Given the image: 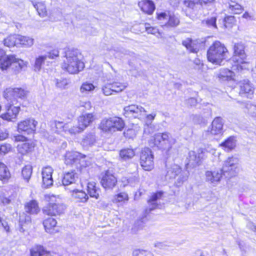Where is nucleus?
I'll return each instance as SVG.
<instances>
[{
    "mask_svg": "<svg viewBox=\"0 0 256 256\" xmlns=\"http://www.w3.org/2000/svg\"><path fill=\"white\" fill-rule=\"evenodd\" d=\"M43 201L46 206L42 208L44 216H50L44 220L42 224L46 232L50 234L58 232V226L56 220L52 218L60 216L64 213L66 206L62 202L58 195L52 194H44Z\"/></svg>",
    "mask_w": 256,
    "mask_h": 256,
    "instance_id": "obj_1",
    "label": "nucleus"
},
{
    "mask_svg": "<svg viewBox=\"0 0 256 256\" xmlns=\"http://www.w3.org/2000/svg\"><path fill=\"white\" fill-rule=\"evenodd\" d=\"M81 54L77 49L68 48L60 66L62 69L70 74H77L84 68V64L80 58Z\"/></svg>",
    "mask_w": 256,
    "mask_h": 256,
    "instance_id": "obj_2",
    "label": "nucleus"
},
{
    "mask_svg": "<svg viewBox=\"0 0 256 256\" xmlns=\"http://www.w3.org/2000/svg\"><path fill=\"white\" fill-rule=\"evenodd\" d=\"M228 54L229 52L226 46L219 40H215L207 50L206 58L208 62L220 65Z\"/></svg>",
    "mask_w": 256,
    "mask_h": 256,
    "instance_id": "obj_3",
    "label": "nucleus"
},
{
    "mask_svg": "<svg viewBox=\"0 0 256 256\" xmlns=\"http://www.w3.org/2000/svg\"><path fill=\"white\" fill-rule=\"evenodd\" d=\"M12 68V72L17 74L26 67V62L23 60L18 58L14 54H6V51L0 48V69L6 71Z\"/></svg>",
    "mask_w": 256,
    "mask_h": 256,
    "instance_id": "obj_4",
    "label": "nucleus"
},
{
    "mask_svg": "<svg viewBox=\"0 0 256 256\" xmlns=\"http://www.w3.org/2000/svg\"><path fill=\"white\" fill-rule=\"evenodd\" d=\"M246 46L242 42H237L234 44L232 47V69L238 72L247 69L246 66L248 64L247 60V55L246 52Z\"/></svg>",
    "mask_w": 256,
    "mask_h": 256,
    "instance_id": "obj_5",
    "label": "nucleus"
},
{
    "mask_svg": "<svg viewBox=\"0 0 256 256\" xmlns=\"http://www.w3.org/2000/svg\"><path fill=\"white\" fill-rule=\"evenodd\" d=\"M126 127L124 120L121 117L113 116L105 118L100 122L98 128L104 133L122 131Z\"/></svg>",
    "mask_w": 256,
    "mask_h": 256,
    "instance_id": "obj_6",
    "label": "nucleus"
},
{
    "mask_svg": "<svg viewBox=\"0 0 256 256\" xmlns=\"http://www.w3.org/2000/svg\"><path fill=\"white\" fill-rule=\"evenodd\" d=\"M97 120L96 115L94 112L81 114L77 118V124L70 128L69 133L72 134L81 133Z\"/></svg>",
    "mask_w": 256,
    "mask_h": 256,
    "instance_id": "obj_7",
    "label": "nucleus"
},
{
    "mask_svg": "<svg viewBox=\"0 0 256 256\" xmlns=\"http://www.w3.org/2000/svg\"><path fill=\"white\" fill-rule=\"evenodd\" d=\"M14 142H22L16 146L18 156L21 160H23L24 156H29L34 151L36 146L34 142L22 134L14 136Z\"/></svg>",
    "mask_w": 256,
    "mask_h": 256,
    "instance_id": "obj_8",
    "label": "nucleus"
},
{
    "mask_svg": "<svg viewBox=\"0 0 256 256\" xmlns=\"http://www.w3.org/2000/svg\"><path fill=\"white\" fill-rule=\"evenodd\" d=\"M139 162L142 169L150 172L154 168V155L150 148L144 147L140 153Z\"/></svg>",
    "mask_w": 256,
    "mask_h": 256,
    "instance_id": "obj_9",
    "label": "nucleus"
},
{
    "mask_svg": "<svg viewBox=\"0 0 256 256\" xmlns=\"http://www.w3.org/2000/svg\"><path fill=\"white\" fill-rule=\"evenodd\" d=\"M150 142L154 146L169 150L172 148L174 142L172 141L168 132H164L156 134L150 140Z\"/></svg>",
    "mask_w": 256,
    "mask_h": 256,
    "instance_id": "obj_10",
    "label": "nucleus"
},
{
    "mask_svg": "<svg viewBox=\"0 0 256 256\" xmlns=\"http://www.w3.org/2000/svg\"><path fill=\"white\" fill-rule=\"evenodd\" d=\"M156 19L160 22L164 21L167 19L166 22L162 26L166 28H175L180 24L179 16L170 11L162 12H156Z\"/></svg>",
    "mask_w": 256,
    "mask_h": 256,
    "instance_id": "obj_11",
    "label": "nucleus"
},
{
    "mask_svg": "<svg viewBox=\"0 0 256 256\" xmlns=\"http://www.w3.org/2000/svg\"><path fill=\"white\" fill-rule=\"evenodd\" d=\"M100 182L105 190H112L117 185L118 178L114 172L109 168L101 173Z\"/></svg>",
    "mask_w": 256,
    "mask_h": 256,
    "instance_id": "obj_12",
    "label": "nucleus"
},
{
    "mask_svg": "<svg viewBox=\"0 0 256 256\" xmlns=\"http://www.w3.org/2000/svg\"><path fill=\"white\" fill-rule=\"evenodd\" d=\"M146 111L145 109L136 104H130L124 108V115L129 118L141 119L145 117Z\"/></svg>",
    "mask_w": 256,
    "mask_h": 256,
    "instance_id": "obj_13",
    "label": "nucleus"
},
{
    "mask_svg": "<svg viewBox=\"0 0 256 256\" xmlns=\"http://www.w3.org/2000/svg\"><path fill=\"white\" fill-rule=\"evenodd\" d=\"M127 86L126 82L114 81L106 84L102 87V92L105 96L115 94L123 91Z\"/></svg>",
    "mask_w": 256,
    "mask_h": 256,
    "instance_id": "obj_14",
    "label": "nucleus"
},
{
    "mask_svg": "<svg viewBox=\"0 0 256 256\" xmlns=\"http://www.w3.org/2000/svg\"><path fill=\"white\" fill-rule=\"evenodd\" d=\"M238 162V158L234 156L228 158L224 161L222 170L226 174V177L231 178L236 176Z\"/></svg>",
    "mask_w": 256,
    "mask_h": 256,
    "instance_id": "obj_15",
    "label": "nucleus"
},
{
    "mask_svg": "<svg viewBox=\"0 0 256 256\" xmlns=\"http://www.w3.org/2000/svg\"><path fill=\"white\" fill-rule=\"evenodd\" d=\"M28 92V90L22 88H10L4 90V96L8 100L13 102V100L17 98H25Z\"/></svg>",
    "mask_w": 256,
    "mask_h": 256,
    "instance_id": "obj_16",
    "label": "nucleus"
},
{
    "mask_svg": "<svg viewBox=\"0 0 256 256\" xmlns=\"http://www.w3.org/2000/svg\"><path fill=\"white\" fill-rule=\"evenodd\" d=\"M255 88L248 80H244L238 82V94L242 98L251 99L254 95Z\"/></svg>",
    "mask_w": 256,
    "mask_h": 256,
    "instance_id": "obj_17",
    "label": "nucleus"
},
{
    "mask_svg": "<svg viewBox=\"0 0 256 256\" xmlns=\"http://www.w3.org/2000/svg\"><path fill=\"white\" fill-rule=\"evenodd\" d=\"M6 112L0 115V118L3 120L12 122L16 119L20 112V106H14L13 102L8 104L5 106Z\"/></svg>",
    "mask_w": 256,
    "mask_h": 256,
    "instance_id": "obj_18",
    "label": "nucleus"
},
{
    "mask_svg": "<svg viewBox=\"0 0 256 256\" xmlns=\"http://www.w3.org/2000/svg\"><path fill=\"white\" fill-rule=\"evenodd\" d=\"M38 122L32 118H26L21 120L18 124V130L19 132H24L28 134H34L36 132Z\"/></svg>",
    "mask_w": 256,
    "mask_h": 256,
    "instance_id": "obj_19",
    "label": "nucleus"
},
{
    "mask_svg": "<svg viewBox=\"0 0 256 256\" xmlns=\"http://www.w3.org/2000/svg\"><path fill=\"white\" fill-rule=\"evenodd\" d=\"M86 156L80 152L74 151L67 152L64 156V162L66 166H72L80 164L81 160Z\"/></svg>",
    "mask_w": 256,
    "mask_h": 256,
    "instance_id": "obj_20",
    "label": "nucleus"
},
{
    "mask_svg": "<svg viewBox=\"0 0 256 256\" xmlns=\"http://www.w3.org/2000/svg\"><path fill=\"white\" fill-rule=\"evenodd\" d=\"M182 44L189 52L196 54L200 50L202 42L198 38H187L182 40Z\"/></svg>",
    "mask_w": 256,
    "mask_h": 256,
    "instance_id": "obj_21",
    "label": "nucleus"
},
{
    "mask_svg": "<svg viewBox=\"0 0 256 256\" xmlns=\"http://www.w3.org/2000/svg\"><path fill=\"white\" fill-rule=\"evenodd\" d=\"M164 194V192L162 190H158L151 194L147 200V203L151 206V207L149 208L146 209V213L148 214L152 210L158 208V204L156 202L163 197Z\"/></svg>",
    "mask_w": 256,
    "mask_h": 256,
    "instance_id": "obj_22",
    "label": "nucleus"
},
{
    "mask_svg": "<svg viewBox=\"0 0 256 256\" xmlns=\"http://www.w3.org/2000/svg\"><path fill=\"white\" fill-rule=\"evenodd\" d=\"M53 169L50 166L43 168L42 171V185L45 188L52 186L53 184L52 174Z\"/></svg>",
    "mask_w": 256,
    "mask_h": 256,
    "instance_id": "obj_23",
    "label": "nucleus"
},
{
    "mask_svg": "<svg viewBox=\"0 0 256 256\" xmlns=\"http://www.w3.org/2000/svg\"><path fill=\"white\" fill-rule=\"evenodd\" d=\"M235 72L232 69L230 70L228 68H223L220 70L216 74L217 78L221 82L235 81Z\"/></svg>",
    "mask_w": 256,
    "mask_h": 256,
    "instance_id": "obj_24",
    "label": "nucleus"
},
{
    "mask_svg": "<svg viewBox=\"0 0 256 256\" xmlns=\"http://www.w3.org/2000/svg\"><path fill=\"white\" fill-rule=\"evenodd\" d=\"M205 175L206 180L212 184L219 182L222 176H226V173L224 174L222 169L220 170H208L206 172Z\"/></svg>",
    "mask_w": 256,
    "mask_h": 256,
    "instance_id": "obj_25",
    "label": "nucleus"
},
{
    "mask_svg": "<svg viewBox=\"0 0 256 256\" xmlns=\"http://www.w3.org/2000/svg\"><path fill=\"white\" fill-rule=\"evenodd\" d=\"M138 4L140 10L148 15H152L156 9L155 4L151 0H141Z\"/></svg>",
    "mask_w": 256,
    "mask_h": 256,
    "instance_id": "obj_26",
    "label": "nucleus"
},
{
    "mask_svg": "<svg viewBox=\"0 0 256 256\" xmlns=\"http://www.w3.org/2000/svg\"><path fill=\"white\" fill-rule=\"evenodd\" d=\"M136 156V148L132 147H124L118 152L119 158L123 161H127L133 158Z\"/></svg>",
    "mask_w": 256,
    "mask_h": 256,
    "instance_id": "obj_27",
    "label": "nucleus"
},
{
    "mask_svg": "<svg viewBox=\"0 0 256 256\" xmlns=\"http://www.w3.org/2000/svg\"><path fill=\"white\" fill-rule=\"evenodd\" d=\"M209 132L212 136L222 134L223 123L222 119L220 117H216L212 120Z\"/></svg>",
    "mask_w": 256,
    "mask_h": 256,
    "instance_id": "obj_28",
    "label": "nucleus"
},
{
    "mask_svg": "<svg viewBox=\"0 0 256 256\" xmlns=\"http://www.w3.org/2000/svg\"><path fill=\"white\" fill-rule=\"evenodd\" d=\"M24 208L25 212L30 215H36L40 211L38 202L35 200H32L26 202Z\"/></svg>",
    "mask_w": 256,
    "mask_h": 256,
    "instance_id": "obj_29",
    "label": "nucleus"
},
{
    "mask_svg": "<svg viewBox=\"0 0 256 256\" xmlns=\"http://www.w3.org/2000/svg\"><path fill=\"white\" fill-rule=\"evenodd\" d=\"M236 140L234 136H230L219 145L226 152H230L236 147Z\"/></svg>",
    "mask_w": 256,
    "mask_h": 256,
    "instance_id": "obj_30",
    "label": "nucleus"
},
{
    "mask_svg": "<svg viewBox=\"0 0 256 256\" xmlns=\"http://www.w3.org/2000/svg\"><path fill=\"white\" fill-rule=\"evenodd\" d=\"M32 223V218L30 216L23 213L19 216L18 226L20 232H24L28 228Z\"/></svg>",
    "mask_w": 256,
    "mask_h": 256,
    "instance_id": "obj_31",
    "label": "nucleus"
},
{
    "mask_svg": "<svg viewBox=\"0 0 256 256\" xmlns=\"http://www.w3.org/2000/svg\"><path fill=\"white\" fill-rule=\"evenodd\" d=\"M86 191L88 195L96 199H98L100 197V190L96 186V184L94 182H89L86 184Z\"/></svg>",
    "mask_w": 256,
    "mask_h": 256,
    "instance_id": "obj_32",
    "label": "nucleus"
},
{
    "mask_svg": "<svg viewBox=\"0 0 256 256\" xmlns=\"http://www.w3.org/2000/svg\"><path fill=\"white\" fill-rule=\"evenodd\" d=\"M11 178V174L8 166L2 162H0V180L3 184L7 183Z\"/></svg>",
    "mask_w": 256,
    "mask_h": 256,
    "instance_id": "obj_33",
    "label": "nucleus"
},
{
    "mask_svg": "<svg viewBox=\"0 0 256 256\" xmlns=\"http://www.w3.org/2000/svg\"><path fill=\"white\" fill-rule=\"evenodd\" d=\"M72 196L78 202H86L88 199V194L82 190L75 189L71 192Z\"/></svg>",
    "mask_w": 256,
    "mask_h": 256,
    "instance_id": "obj_34",
    "label": "nucleus"
},
{
    "mask_svg": "<svg viewBox=\"0 0 256 256\" xmlns=\"http://www.w3.org/2000/svg\"><path fill=\"white\" fill-rule=\"evenodd\" d=\"M77 177V174L74 170L66 172L64 174L62 183L64 186L70 185L75 182Z\"/></svg>",
    "mask_w": 256,
    "mask_h": 256,
    "instance_id": "obj_35",
    "label": "nucleus"
},
{
    "mask_svg": "<svg viewBox=\"0 0 256 256\" xmlns=\"http://www.w3.org/2000/svg\"><path fill=\"white\" fill-rule=\"evenodd\" d=\"M129 196L127 192H120L114 196L112 202L115 204H124L128 202Z\"/></svg>",
    "mask_w": 256,
    "mask_h": 256,
    "instance_id": "obj_36",
    "label": "nucleus"
},
{
    "mask_svg": "<svg viewBox=\"0 0 256 256\" xmlns=\"http://www.w3.org/2000/svg\"><path fill=\"white\" fill-rule=\"evenodd\" d=\"M30 256H45L49 251L42 245L36 244L33 246L30 250Z\"/></svg>",
    "mask_w": 256,
    "mask_h": 256,
    "instance_id": "obj_37",
    "label": "nucleus"
},
{
    "mask_svg": "<svg viewBox=\"0 0 256 256\" xmlns=\"http://www.w3.org/2000/svg\"><path fill=\"white\" fill-rule=\"evenodd\" d=\"M18 34H11L4 39L3 44L4 46L8 48L18 46Z\"/></svg>",
    "mask_w": 256,
    "mask_h": 256,
    "instance_id": "obj_38",
    "label": "nucleus"
},
{
    "mask_svg": "<svg viewBox=\"0 0 256 256\" xmlns=\"http://www.w3.org/2000/svg\"><path fill=\"white\" fill-rule=\"evenodd\" d=\"M228 8L230 10L231 12L234 14H242L244 10L242 6L232 0L230 1Z\"/></svg>",
    "mask_w": 256,
    "mask_h": 256,
    "instance_id": "obj_39",
    "label": "nucleus"
},
{
    "mask_svg": "<svg viewBox=\"0 0 256 256\" xmlns=\"http://www.w3.org/2000/svg\"><path fill=\"white\" fill-rule=\"evenodd\" d=\"M38 14L42 17L48 16V10L45 4L42 2H38L33 4Z\"/></svg>",
    "mask_w": 256,
    "mask_h": 256,
    "instance_id": "obj_40",
    "label": "nucleus"
},
{
    "mask_svg": "<svg viewBox=\"0 0 256 256\" xmlns=\"http://www.w3.org/2000/svg\"><path fill=\"white\" fill-rule=\"evenodd\" d=\"M223 25L224 28L231 29L236 24V18L233 16H226L223 19Z\"/></svg>",
    "mask_w": 256,
    "mask_h": 256,
    "instance_id": "obj_41",
    "label": "nucleus"
},
{
    "mask_svg": "<svg viewBox=\"0 0 256 256\" xmlns=\"http://www.w3.org/2000/svg\"><path fill=\"white\" fill-rule=\"evenodd\" d=\"M96 142V136L94 134H86L82 140V142L85 146H90Z\"/></svg>",
    "mask_w": 256,
    "mask_h": 256,
    "instance_id": "obj_42",
    "label": "nucleus"
},
{
    "mask_svg": "<svg viewBox=\"0 0 256 256\" xmlns=\"http://www.w3.org/2000/svg\"><path fill=\"white\" fill-rule=\"evenodd\" d=\"M18 46L20 45L25 47H30L34 44L33 38L26 36L18 34Z\"/></svg>",
    "mask_w": 256,
    "mask_h": 256,
    "instance_id": "obj_43",
    "label": "nucleus"
},
{
    "mask_svg": "<svg viewBox=\"0 0 256 256\" xmlns=\"http://www.w3.org/2000/svg\"><path fill=\"white\" fill-rule=\"evenodd\" d=\"M68 124L64 123L62 122L55 121L54 122V132L57 134H60L62 132H68L70 129L67 126Z\"/></svg>",
    "mask_w": 256,
    "mask_h": 256,
    "instance_id": "obj_44",
    "label": "nucleus"
},
{
    "mask_svg": "<svg viewBox=\"0 0 256 256\" xmlns=\"http://www.w3.org/2000/svg\"><path fill=\"white\" fill-rule=\"evenodd\" d=\"M182 4L186 10H194L200 6L198 0H183Z\"/></svg>",
    "mask_w": 256,
    "mask_h": 256,
    "instance_id": "obj_45",
    "label": "nucleus"
},
{
    "mask_svg": "<svg viewBox=\"0 0 256 256\" xmlns=\"http://www.w3.org/2000/svg\"><path fill=\"white\" fill-rule=\"evenodd\" d=\"M146 32L148 34H152L155 36H161L160 32L156 26H153L150 23L145 22L144 24Z\"/></svg>",
    "mask_w": 256,
    "mask_h": 256,
    "instance_id": "obj_46",
    "label": "nucleus"
},
{
    "mask_svg": "<svg viewBox=\"0 0 256 256\" xmlns=\"http://www.w3.org/2000/svg\"><path fill=\"white\" fill-rule=\"evenodd\" d=\"M32 170V168L30 165H26L22 168V176L26 181L28 182L30 179Z\"/></svg>",
    "mask_w": 256,
    "mask_h": 256,
    "instance_id": "obj_47",
    "label": "nucleus"
},
{
    "mask_svg": "<svg viewBox=\"0 0 256 256\" xmlns=\"http://www.w3.org/2000/svg\"><path fill=\"white\" fill-rule=\"evenodd\" d=\"M95 86L91 82H83L80 87V91L82 93L92 91L94 90Z\"/></svg>",
    "mask_w": 256,
    "mask_h": 256,
    "instance_id": "obj_48",
    "label": "nucleus"
},
{
    "mask_svg": "<svg viewBox=\"0 0 256 256\" xmlns=\"http://www.w3.org/2000/svg\"><path fill=\"white\" fill-rule=\"evenodd\" d=\"M244 108V112L248 113L252 117L256 118V104H247Z\"/></svg>",
    "mask_w": 256,
    "mask_h": 256,
    "instance_id": "obj_49",
    "label": "nucleus"
},
{
    "mask_svg": "<svg viewBox=\"0 0 256 256\" xmlns=\"http://www.w3.org/2000/svg\"><path fill=\"white\" fill-rule=\"evenodd\" d=\"M12 150V147L10 144L4 143L0 145V156H4L10 152Z\"/></svg>",
    "mask_w": 256,
    "mask_h": 256,
    "instance_id": "obj_50",
    "label": "nucleus"
},
{
    "mask_svg": "<svg viewBox=\"0 0 256 256\" xmlns=\"http://www.w3.org/2000/svg\"><path fill=\"white\" fill-rule=\"evenodd\" d=\"M46 58V56H41L36 59L34 66L36 70H40Z\"/></svg>",
    "mask_w": 256,
    "mask_h": 256,
    "instance_id": "obj_51",
    "label": "nucleus"
},
{
    "mask_svg": "<svg viewBox=\"0 0 256 256\" xmlns=\"http://www.w3.org/2000/svg\"><path fill=\"white\" fill-rule=\"evenodd\" d=\"M133 256H153L150 252L147 250L137 249L135 250L132 252Z\"/></svg>",
    "mask_w": 256,
    "mask_h": 256,
    "instance_id": "obj_52",
    "label": "nucleus"
},
{
    "mask_svg": "<svg viewBox=\"0 0 256 256\" xmlns=\"http://www.w3.org/2000/svg\"><path fill=\"white\" fill-rule=\"evenodd\" d=\"M124 136L127 138H132L136 134V132L132 128H128L123 132Z\"/></svg>",
    "mask_w": 256,
    "mask_h": 256,
    "instance_id": "obj_53",
    "label": "nucleus"
},
{
    "mask_svg": "<svg viewBox=\"0 0 256 256\" xmlns=\"http://www.w3.org/2000/svg\"><path fill=\"white\" fill-rule=\"evenodd\" d=\"M58 56L59 51L57 48H54L48 53V57L50 59L55 58Z\"/></svg>",
    "mask_w": 256,
    "mask_h": 256,
    "instance_id": "obj_54",
    "label": "nucleus"
},
{
    "mask_svg": "<svg viewBox=\"0 0 256 256\" xmlns=\"http://www.w3.org/2000/svg\"><path fill=\"white\" fill-rule=\"evenodd\" d=\"M216 21V18L215 16H213L206 20V23L209 26H212L214 28H217Z\"/></svg>",
    "mask_w": 256,
    "mask_h": 256,
    "instance_id": "obj_55",
    "label": "nucleus"
},
{
    "mask_svg": "<svg viewBox=\"0 0 256 256\" xmlns=\"http://www.w3.org/2000/svg\"><path fill=\"white\" fill-rule=\"evenodd\" d=\"M10 200L6 197L4 194H2L0 195V203L3 204H10Z\"/></svg>",
    "mask_w": 256,
    "mask_h": 256,
    "instance_id": "obj_56",
    "label": "nucleus"
},
{
    "mask_svg": "<svg viewBox=\"0 0 256 256\" xmlns=\"http://www.w3.org/2000/svg\"><path fill=\"white\" fill-rule=\"evenodd\" d=\"M8 136V133L6 130H0V141L3 140L7 138Z\"/></svg>",
    "mask_w": 256,
    "mask_h": 256,
    "instance_id": "obj_57",
    "label": "nucleus"
},
{
    "mask_svg": "<svg viewBox=\"0 0 256 256\" xmlns=\"http://www.w3.org/2000/svg\"><path fill=\"white\" fill-rule=\"evenodd\" d=\"M200 2V6H203L213 2L214 0H198Z\"/></svg>",
    "mask_w": 256,
    "mask_h": 256,
    "instance_id": "obj_58",
    "label": "nucleus"
},
{
    "mask_svg": "<svg viewBox=\"0 0 256 256\" xmlns=\"http://www.w3.org/2000/svg\"><path fill=\"white\" fill-rule=\"evenodd\" d=\"M82 106L84 107L86 110H90L92 108L91 102L89 101L84 102Z\"/></svg>",
    "mask_w": 256,
    "mask_h": 256,
    "instance_id": "obj_59",
    "label": "nucleus"
},
{
    "mask_svg": "<svg viewBox=\"0 0 256 256\" xmlns=\"http://www.w3.org/2000/svg\"><path fill=\"white\" fill-rule=\"evenodd\" d=\"M146 118L148 120H153L155 116H156V114H146Z\"/></svg>",
    "mask_w": 256,
    "mask_h": 256,
    "instance_id": "obj_60",
    "label": "nucleus"
},
{
    "mask_svg": "<svg viewBox=\"0 0 256 256\" xmlns=\"http://www.w3.org/2000/svg\"><path fill=\"white\" fill-rule=\"evenodd\" d=\"M242 18L246 19H248L250 18V14L248 12H245L244 14H242Z\"/></svg>",
    "mask_w": 256,
    "mask_h": 256,
    "instance_id": "obj_61",
    "label": "nucleus"
},
{
    "mask_svg": "<svg viewBox=\"0 0 256 256\" xmlns=\"http://www.w3.org/2000/svg\"><path fill=\"white\" fill-rule=\"evenodd\" d=\"M136 176H134V180H138V172H136Z\"/></svg>",
    "mask_w": 256,
    "mask_h": 256,
    "instance_id": "obj_62",
    "label": "nucleus"
},
{
    "mask_svg": "<svg viewBox=\"0 0 256 256\" xmlns=\"http://www.w3.org/2000/svg\"><path fill=\"white\" fill-rule=\"evenodd\" d=\"M45 256H54L52 253L49 251V253H47Z\"/></svg>",
    "mask_w": 256,
    "mask_h": 256,
    "instance_id": "obj_63",
    "label": "nucleus"
},
{
    "mask_svg": "<svg viewBox=\"0 0 256 256\" xmlns=\"http://www.w3.org/2000/svg\"><path fill=\"white\" fill-rule=\"evenodd\" d=\"M0 256H6V254L3 252H0Z\"/></svg>",
    "mask_w": 256,
    "mask_h": 256,
    "instance_id": "obj_64",
    "label": "nucleus"
}]
</instances>
